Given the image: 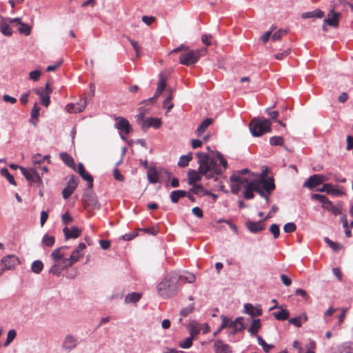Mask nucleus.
<instances>
[{
    "label": "nucleus",
    "instance_id": "nucleus-41",
    "mask_svg": "<svg viewBox=\"0 0 353 353\" xmlns=\"http://www.w3.org/2000/svg\"><path fill=\"white\" fill-rule=\"evenodd\" d=\"M0 173H1V176H4L7 179V180L9 181L10 183H11L14 185H16V183H15L13 176L10 174V172L7 168H1L0 170Z\"/></svg>",
    "mask_w": 353,
    "mask_h": 353
},
{
    "label": "nucleus",
    "instance_id": "nucleus-59",
    "mask_svg": "<svg viewBox=\"0 0 353 353\" xmlns=\"http://www.w3.org/2000/svg\"><path fill=\"white\" fill-rule=\"evenodd\" d=\"M152 118H148V119H145V120H143V121L141 122V128L143 130H146L148 129V128L150 127H152Z\"/></svg>",
    "mask_w": 353,
    "mask_h": 353
},
{
    "label": "nucleus",
    "instance_id": "nucleus-7",
    "mask_svg": "<svg viewBox=\"0 0 353 353\" xmlns=\"http://www.w3.org/2000/svg\"><path fill=\"white\" fill-rule=\"evenodd\" d=\"M204 50H190L183 53L179 58L180 63L189 66L194 64L203 54Z\"/></svg>",
    "mask_w": 353,
    "mask_h": 353
},
{
    "label": "nucleus",
    "instance_id": "nucleus-33",
    "mask_svg": "<svg viewBox=\"0 0 353 353\" xmlns=\"http://www.w3.org/2000/svg\"><path fill=\"white\" fill-rule=\"evenodd\" d=\"M55 243V238L53 236H50L46 234L41 240V245L43 247H52Z\"/></svg>",
    "mask_w": 353,
    "mask_h": 353
},
{
    "label": "nucleus",
    "instance_id": "nucleus-49",
    "mask_svg": "<svg viewBox=\"0 0 353 353\" xmlns=\"http://www.w3.org/2000/svg\"><path fill=\"white\" fill-rule=\"evenodd\" d=\"M296 226L294 223L293 222H289L286 224H285L283 227V230L286 233H291L296 230Z\"/></svg>",
    "mask_w": 353,
    "mask_h": 353
},
{
    "label": "nucleus",
    "instance_id": "nucleus-18",
    "mask_svg": "<svg viewBox=\"0 0 353 353\" xmlns=\"http://www.w3.org/2000/svg\"><path fill=\"white\" fill-rule=\"evenodd\" d=\"M319 192H325L329 194L334 196H340L343 194V192L336 189L333 185L330 183L324 184L321 188L317 190Z\"/></svg>",
    "mask_w": 353,
    "mask_h": 353
},
{
    "label": "nucleus",
    "instance_id": "nucleus-30",
    "mask_svg": "<svg viewBox=\"0 0 353 353\" xmlns=\"http://www.w3.org/2000/svg\"><path fill=\"white\" fill-rule=\"evenodd\" d=\"M186 195L187 192L185 190H174L170 194V199L172 203H176L181 198H183Z\"/></svg>",
    "mask_w": 353,
    "mask_h": 353
},
{
    "label": "nucleus",
    "instance_id": "nucleus-43",
    "mask_svg": "<svg viewBox=\"0 0 353 353\" xmlns=\"http://www.w3.org/2000/svg\"><path fill=\"white\" fill-rule=\"evenodd\" d=\"M192 185V188L190 189V191L198 195H201L202 194H205V191H206L203 187L200 184L194 183Z\"/></svg>",
    "mask_w": 353,
    "mask_h": 353
},
{
    "label": "nucleus",
    "instance_id": "nucleus-16",
    "mask_svg": "<svg viewBox=\"0 0 353 353\" xmlns=\"http://www.w3.org/2000/svg\"><path fill=\"white\" fill-rule=\"evenodd\" d=\"M245 225L247 228L252 233H258L264 230V225L263 224V221H252L251 220H247L245 222Z\"/></svg>",
    "mask_w": 353,
    "mask_h": 353
},
{
    "label": "nucleus",
    "instance_id": "nucleus-45",
    "mask_svg": "<svg viewBox=\"0 0 353 353\" xmlns=\"http://www.w3.org/2000/svg\"><path fill=\"white\" fill-rule=\"evenodd\" d=\"M18 30L25 35H29L31 32V28L27 23L19 22V27L18 28Z\"/></svg>",
    "mask_w": 353,
    "mask_h": 353
},
{
    "label": "nucleus",
    "instance_id": "nucleus-51",
    "mask_svg": "<svg viewBox=\"0 0 353 353\" xmlns=\"http://www.w3.org/2000/svg\"><path fill=\"white\" fill-rule=\"evenodd\" d=\"M241 187H243L240 183L238 182H231L230 188H231V192L232 194H238L240 191Z\"/></svg>",
    "mask_w": 353,
    "mask_h": 353
},
{
    "label": "nucleus",
    "instance_id": "nucleus-54",
    "mask_svg": "<svg viewBox=\"0 0 353 353\" xmlns=\"http://www.w3.org/2000/svg\"><path fill=\"white\" fill-rule=\"evenodd\" d=\"M128 41L130 42L131 45L132 46L134 50L136 52V57H139L140 56V46L137 41H135L130 38H128Z\"/></svg>",
    "mask_w": 353,
    "mask_h": 353
},
{
    "label": "nucleus",
    "instance_id": "nucleus-9",
    "mask_svg": "<svg viewBox=\"0 0 353 353\" xmlns=\"http://www.w3.org/2000/svg\"><path fill=\"white\" fill-rule=\"evenodd\" d=\"M263 175L259 174L256 178L251 180L250 183H248V185H245V191L243 192V196L246 199H252L254 195L253 191L256 192L255 186L259 183H261Z\"/></svg>",
    "mask_w": 353,
    "mask_h": 353
},
{
    "label": "nucleus",
    "instance_id": "nucleus-60",
    "mask_svg": "<svg viewBox=\"0 0 353 353\" xmlns=\"http://www.w3.org/2000/svg\"><path fill=\"white\" fill-rule=\"evenodd\" d=\"M156 18L154 17L150 16H143L142 17V21L148 26L151 25L154 21H155Z\"/></svg>",
    "mask_w": 353,
    "mask_h": 353
},
{
    "label": "nucleus",
    "instance_id": "nucleus-57",
    "mask_svg": "<svg viewBox=\"0 0 353 353\" xmlns=\"http://www.w3.org/2000/svg\"><path fill=\"white\" fill-rule=\"evenodd\" d=\"M39 112H40V108L39 107L37 103H35L32 108V112H31L32 119H37L38 117V116L39 115Z\"/></svg>",
    "mask_w": 353,
    "mask_h": 353
},
{
    "label": "nucleus",
    "instance_id": "nucleus-61",
    "mask_svg": "<svg viewBox=\"0 0 353 353\" xmlns=\"http://www.w3.org/2000/svg\"><path fill=\"white\" fill-rule=\"evenodd\" d=\"M192 214L195 215L198 218H202L203 216V213L202 210L199 207H194L192 210Z\"/></svg>",
    "mask_w": 353,
    "mask_h": 353
},
{
    "label": "nucleus",
    "instance_id": "nucleus-32",
    "mask_svg": "<svg viewBox=\"0 0 353 353\" xmlns=\"http://www.w3.org/2000/svg\"><path fill=\"white\" fill-rule=\"evenodd\" d=\"M339 353H353V342L343 343L339 346Z\"/></svg>",
    "mask_w": 353,
    "mask_h": 353
},
{
    "label": "nucleus",
    "instance_id": "nucleus-46",
    "mask_svg": "<svg viewBox=\"0 0 353 353\" xmlns=\"http://www.w3.org/2000/svg\"><path fill=\"white\" fill-rule=\"evenodd\" d=\"M76 108L74 110V113L81 112L83 111L87 105V100L85 99H83L80 101V102L75 104Z\"/></svg>",
    "mask_w": 353,
    "mask_h": 353
},
{
    "label": "nucleus",
    "instance_id": "nucleus-63",
    "mask_svg": "<svg viewBox=\"0 0 353 353\" xmlns=\"http://www.w3.org/2000/svg\"><path fill=\"white\" fill-rule=\"evenodd\" d=\"M295 294L302 296L305 300H307L309 298V296L307 295L306 291L302 289H297L295 291Z\"/></svg>",
    "mask_w": 353,
    "mask_h": 353
},
{
    "label": "nucleus",
    "instance_id": "nucleus-27",
    "mask_svg": "<svg viewBox=\"0 0 353 353\" xmlns=\"http://www.w3.org/2000/svg\"><path fill=\"white\" fill-rule=\"evenodd\" d=\"M213 119L211 118H207L199 125L196 133L199 137H201V135L204 133L205 130L212 124Z\"/></svg>",
    "mask_w": 353,
    "mask_h": 353
},
{
    "label": "nucleus",
    "instance_id": "nucleus-52",
    "mask_svg": "<svg viewBox=\"0 0 353 353\" xmlns=\"http://www.w3.org/2000/svg\"><path fill=\"white\" fill-rule=\"evenodd\" d=\"M193 310H194V305H193V304H191V305H188V307H185L181 309L180 311V314L182 316H186L189 314H190L193 311Z\"/></svg>",
    "mask_w": 353,
    "mask_h": 353
},
{
    "label": "nucleus",
    "instance_id": "nucleus-50",
    "mask_svg": "<svg viewBox=\"0 0 353 353\" xmlns=\"http://www.w3.org/2000/svg\"><path fill=\"white\" fill-rule=\"evenodd\" d=\"M1 32L3 34L6 36H11L12 34V31L10 29L9 25L4 23L1 26Z\"/></svg>",
    "mask_w": 353,
    "mask_h": 353
},
{
    "label": "nucleus",
    "instance_id": "nucleus-38",
    "mask_svg": "<svg viewBox=\"0 0 353 353\" xmlns=\"http://www.w3.org/2000/svg\"><path fill=\"white\" fill-rule=\"evenodd\" d=\"M273 315L277 320L283 321L289 317L290 313L287 310L280 309L279 311L274 312Z\"/></svg>",
    "mask_w": 353,
    "mask_h": 353
},
{
    "label": "nucleus",
    "instance_id": "nucleus-6",
    "mask_svg": "<svg viewBox=\"0 0 353 353\" xmlns=\"http://www.w3.org/2000/svg\"><path fill=\"white\" fill-rule=\"evenodd\" d=\"M255 188L256 189V192L259 193L261 197L265 199L266 204L268 205L270 203V195L275 189L274 179L272 178L267 179L263 176L261 183L257 184Z\"/></svg>",
    "mask_w": 353,
    "mask_h": 353
},
{
    "label": "nucleus",
    "instance_id": "nucleus-31",
    "mask_svg": "<svg viewBox=\"0 0 353 353\" xmlns=\"http://www.w3.org/2000/svg\"><path fill=\"white\" fill-rule=\"evenodd\" d=\"M312 199H315L323 203V208L325 209H328V207L325 205V204H329L331 205V201L328 199L327 196L322 194H312L311 196Z\"/></svg>",
    "mask_w": 353,
    "mask_h": 353
},
{
    "label": "nucleus",
    "instance_id": "nucleus-19",
    "mask_svg": "<svg viewBox=\"0 0 353 353\" xmlns=\"http://www.w3.org/2000/svg\"><path fill=\"white\" fill-rule=\"evenodd\" d=\"M78 172L79 175L88 183V188H92L93 186V179L92 176L88 173L83 165V163H79L78 164Z\"/></svg>",
    "mask_w": 353,
    "mask_h": 353
},
{
    "label": "nucleus",
    "instance_id": "nucleus-53",
    "mask_svg": "<svg viewBox=\"0 0 353 353\" xmlns=\"http://www.w3.org/2000/svg\"><path fill=\"white\" fill-rule=\"evenodd\" d=\"M257 339L259 345L263 347V350L265 352H269V350L272 347V345H268L261 336H258Z\"/></svg>",
    "mask_w": 353,
    "mask_h": 353
},
{
    "label": "nucleus",
    "instance_id": "nucleus-40",
    "mask_svg": "<svg viewBox=\"0 0 353 353\" xmlns=\"http://www.w3.org/2000/svg\"><path fill=\"white\" fill-rule=\"evenodd\" d=\"M43 269V263L41 260H36L31 265V270L35 274H39Z\"/></svg>",
    "mask_w": 353,
    "mask_h": 353
},
{
    "label": "nucleus",
    "instance_id": "nucleus-14",
    "mask_svg": "<svg viewBox=\"0 0 353 353\" xmlns=\"http://www.w3.org/2000/svg\"><path fill=\"white\" fill-rule=\"evenodd\" d=\"M115 128L121 133L128 134L131 131L129 121L124 117H118L115 119Z\"/></svg>",
    "mask_w": 353,
    "mask_h": 353
},
{
    "label": "nucleus",
    "instance_id": "nucleus-13",
    "mask_svg": "<svg viewBox=\"0 0 353 353\" xmlns=\"http://www.w3.org/2000/svg\"><path fill=\"white\" fill-rule=\"evenodd\" d=\"M165 173L170 177V173L166 170H157L155 168H150L147 172V176L150 183H156L159 181V177Z\"/></svg>",
    "mask_w": 353,
    "mask_h": 353
},
{
    "label": "nucleus",
    "instance_id": "nucleus-42",
    "mask_svg": "<svg viewBox=\"0 0 353 353\" xmlns=\"http://www.w3.org/2000/svg\"><path fill=\"white\" fill-rule=\"evenodd\" d=\"M180 279L181 281H183L185 282L192 283L195 281L196 278L194 274L190 272H187L185 274L181 275L178 279Z\"/></svg>",
    "mask_w": 353,
    "mask_h": 353
},
{
    "label": "nucleus",
    "instance_id": "nucleus-23",
    "mask_svg": "<svg viewBox=\"0 0 353 353\" xmlns=\"http://www.w3.org/2000/svg\"><path fill=\"white\" fill-rule=\"evenodd\" d=\"M63 231L66 239L70 238H77L81 234V230L77 227H72L70 230L65 227L63 228Z\"/></svg>",
    "mask_w": 353,
    "mask_h": 353
},
{
    "label": "nucleus",
    "instance_id": "nucleus-10",
    "mask_svg": "<svg viewBox=\"0 0 353 353\" xmlns=\"http://www.w3.org/2000/svg\"><path fill=\"white\" fill-rule=\"evenodd\" d=\"M19 263V259L16 255L10 254L3 257L1 260V263L4 265V268L0 270V276L3 273L4 270H12Z\"/></svg>",
    "mask_w": 353,
    "mask_h": 353
},
{
    "label": "nucleus",
    "instance_id": "nucleus-12",
    "mask_svg": "<svg viewBox=\"0 0 353 353\" xmlns=\"http://www.w3.org/2000/svg\"><path fill=\"white\" fill-rule=\"evenodd\" d=\"M79 343V339L72 334H68L65 336L62 343L63 349L65 351H71L75 348Z\"/></svg>",
    "mask_w": 353,
    "mask_h": 353
},
{
    "label": "nucleus",
    "instance_id": "nucleus-35",
    "mask_svg": "<svg viewBox=\"0 0 353 353\" xmlns=\"http://www.w3.org/2000/svg\"><path fill=\"white\" fill-rule=\"evenodd\" d=\"M191 336L186 338L183 341H181L179 343V345L183 349H188L192 345V341L194 334H198L199 332H190Z\"/></svg>",
    "mask_w": 353,
    "mask_h": 353
},
{
    "label": "nucleus",
    "instance_id": "nucleus-5",
    "mask_svg": "<svg viewBox=\"0 0 353 353\" xmlns=\"http://www.w3.org/2000/svg\"><path fill=\"white\" fill-rule=\"evenodd\" d=\"M177 281L176 274H170L167 275L158 285L159 294L163 297H169L174 294L177 290Z\"/></svg>",
    "mask_w": 353,
    "mask_h": 353
},
{
    "label": "nucleus",
    "instance_id": "nucleus-28",
    "mask_svg": "<svg viewBox=\"0 0 353 353\" xmlns=\"http://www.w3.org/2000/svg\"><path fill=\"white\" fill-rule=\"evenodd\" d=\"M230 182H238L243 188H245V185H248V183L251 182V180L248 179L245 176H241L239 174H232L230 176Z\"/></svg>",
    "mask_w": 353,
    "mask_h": 353
},
{
    "label": "nucleus",
    "instance_id": "nucleus-11",
    "mask_svg": "<svg viewBox=\"0 0 353 353\" xmlns=\"http://www.w3.org/2000/svg\"><path fill=\"white\" fill-rule=\"evenodd\" d=\"M325 181H327V178L325 176L321 174H313L304 182L303 187L312 190Z\"/></svg>",
    "mask_w": 353,
    "mask_h": 353
},
{
    "label": "nucleus",
    "instance_id": "nucleus-1",
    "mask_svg": "<svg viewBox=\"0 0 353 353\" xmlns=\"http://www.w3.org/2000/svg\"><path fill=\"white\" fill-rule=\"evenodd\" d=\"M199 170H190L188 172V184L193 185L201 180V175L207 179H215L222 173L221 165L224 168L228 166L227 161L223 155L217 152L216 156L211 158L208 154L197 152Z\"/></svg>",
    "mask_w": 353,
    "mask_h": 353
},
{
    "label": "nucleus",
    "instance_id": "nucleus-21",
    "mask_svg": "<svg viewBox=\"0 0 353 353\" xmlns=\"http://www.w3.org/2000/svg\"><path fill=\"white\" fill-rule=\"evenodd\" d=\"M188 331H208L209 327L205 323H199L195 321H190L187 325Z\"/></svg>",
    "mask_w": 353,
    "mask_h": 353
},
{
    "label": "nucleus",
    "instance_id": "nucleus-8",
    "mask_svg": "<svg viewBox=\"0 0 353 353\" xmlns=\"http://www.w3.org/2000/svg\"><path fill=\"white\" fill-rule=\"evenodd\" d=\"M20 170L30 183H36L38 187L43 185L42 179L39 176L37 168L26 169V168L20 167Z\"/></svg>",
    "mask_w": 353,
    "mask_h": 353
},
{
    "label": "nucleus",
    "instance_id": "nucleus-39",
    "mask_svg": "<svg viewBox=\"0 0 353 353\" xmlns=\"http://www.w3.org/2000/svg\"><path fill=\"white\" fill-rule=\"evenodd\" d=\"M61 159L69 167H73L74 162L72 157L66 152H61L59 154Z\"/></svg>",
    "mask_w": 353,
    "mask_h": 353
},
{
    "label": "nucleus",
    "instance_id": "nucleus-24",
    "mask_svg": "<svg viewBox=\"0 0 353 353\" xmlns=\"http://www.w3.org/2000/svg\"><path fill=\"white\" fill-rule=\"evenodd\" d=\"M34 92L40 97L41 103L48 107L50 103V94L44 93L43 90L39 88L34 90Z\"/></svg>",
    "mask_w": 353,
    "mask_h": 353
},
{
    "label": "nucleus",
    "instance_id": "nucleus-44",
    "mask_svg": "<svg viewBox=\"0 0 353 353\" xmlns=\"http://www.w3.org/2000/svg\"><path fill=\"white\" fill-rule=\"evenodd\" d=\"M324 241L335 252L339 251L343 248V246L341 244H339L336 242L332 241L327 237H325Z\"/></svg>",
    "mask_w": 353,
    "mask_h": 353
},
{
    "label": "nucleus",
    "instance_id": "nucleus-29",
    "mask_svg": "<svg viewBox=\"0 0 353 353\" xmlns=\"http://www.w3.org/2000/svg\"><path fill=\"white\" fill-rule=\"evenodd\" d=\"M307 315L305 314H303L294 318H291L289 319V323L293 324L296 327H300L301 325L307 321Z\"/></svg>",
    "mask_w": 353,
    "mask_h": 353
},
{
    "label": "nucleus",
    "instance_id": "nucleus-48",
    "mask_svg": "<svg viewBox=\"0 0 353 353\" xmlns=\"http://www.w3.org/2000/svg\"><path fill=\"white\" fill-rule=\"evenodd\" d=\"M270 232L273 234L275 239L278 238L280 234L279 225L276 223L272 224L270 227Z\"/></svg>",
    "mask_w": 353,
    "mask_h": 353
},
{
    "label": "nucleus",
    "instance_id": "nucleus-34",
    "mask_svg": "<svg viewBox=\"0 0 353 353\" xmlns=\"http://www.w3.org/2000/svg\"><path fill=\"white\" fill-rule=\"evenodd\" d=\"M340 221L342 222L345 236L348 238L351 237L352 232L350 229L352 228V227H350V223H348L346 215L343 214V216H341L340 218Z\"/></svg>",
    "mask_w": 353,
    "mask_h": 353
},
{
    "label": "nucleus",
    "instance_id": "nucleus-47",
    "mask_svg": "<svg viewBox=\"0 0 353 353\" xmlns=\"http://www.w3.org/2000/svg\"><path fill=\"white\" fill-rule=\"evenodd\" d=\"M270 143L272 145H282L283 144V138L282 137H272L270 139Z\"/></svg>",
    "mask_w": 353,
    "mask_h": 353
},
{
    "label": "nucleus",
    "instance_id": "nucleus-56",
    "mask_svg": "<svg viewBox=\"0 0 353 353\" xmlns=\"http://www.w3.org/2000/svg\"><path fill=\"white\" fill-rule=\"evenodd\" d=\"M41 74V71L37 70H32L29 73V78L30 79L36 81L39 79Z\"/></svg>",
    "mask_w": 353,
    "mask_h": 353
},
{
    "label": "nucleus",
    "instance_id": "nucleus-36",
    "mask_svg": "<svg viewBox=\"0 0 353 353\" xmlns=\"http://www.w3.org/2000/svg\"><path fill=\"white\" fill-rule=\"evenodd\" d=\"M323 16H324V12L319 9L315 10L312 12H304L302 14L303 18H312V17L322 18Z\"/></svg>",
    "mask_w": 353,
    "mask_h": 353
},
{
    "label": "nucleus",
    "instance_id": "nucleus-25",
    "mask_svg": "<svg viewBox=\"0 0 353 353\" xmlns=\"http://www.w3.org/2000/svg\"><path fill=\"white\" fill-rule=\"evenodd\" d=\"M214 346L216 353H230L229 345L221 341H216Z\"/></svg>",
    "mask_w": 353,
    "mask_h": 353
},
{
    "label": "nucleus",
    "instance_id": "nucleus-62",
    "mask_svg": "<svg viewBox=\"0 0 353 353\" xmlns=\"http://www.w3.org/2000/svg\"><path fill=\"white\" fill-rule=\"evenodd\" d=\"M281 280L285 286H290L292 283L291 279L288 277L285 274L281 275Z\"/></svg>",
    "mask_w": 353,
    "mask_h": 353
},
{
    "label": "nucleus",
    "instance_id": "nucleus-64",
    "mask_svg": "<svg viewBox=\"0 0 353 353\" xmlns=\"http://www.w3.org/2000/svg\"><path fill=\"white\" fill-rule=\"evenodd\" d=\"M151 124H152V127H153L155 129H158L161 126L162 122L160 119L152 118V121Z\"/></svg>",
    "mask_w": 353,
    "mask_h": 353
},
{
    "label": "nucleus",
    "instance_id": "nucleus-2",
    "mask_svg": "<svg viewBox=\"0 0 353 353\" xmlns=\"http://www.w3.org/2000/svg\"><path fill=\"white\" fill-rule=\"evenodd\" d=\"M244 312L246 314L245 316H239L232 321L230 318L221 316V323L217 331L230 328L232 331H257L261 327V321L255 319L262 314V310L259 306H254L251 303L244 305Z\"/></svg>",
    "mask_w": 353,
    "mask_h": 353
},
{
    "label": "nucleus",
    "instance_id": "nucleus-55",
    "mask_svg": "<svg viewBox=\"0 0 353 353\" xmlns=\"http://www.w3.org/2000/svg\"><path fill=\"white\" fill-rule=\"evenodd\" d=\"M286 32H287L285 30H283L281 29L279 30L272 35V39L274 41H278L281 38L283 35L285 34Z\"/></svg>",
    "mask_w": 353,
    "mask_h": 353
},
{
    "label": "nucleus",
    "instance_id": "nucleus-4",
    "mask_svg": "<svg viewBox=\"0 0 353 353\" xmlns=\"http://www.w3.org/2000/svg\"><path fill=\"white\" fill-rule=\"evenodd\" d=\"M272 123L270 119L263 117H255L249 124V129L253 137H261L271 132Z\"/></svg>",
    "mask_w": 353,
    "mask_h": 353
},
{
    "label": "nucleus",
    "instance_id": "nucleus-15",
    "mask_svg": "<svg viewBox=\"0 0 353 353\" xmlns=\"http://www.w3.org/2000/svg\"><path fill=\"white\" fill-rule=\"evenodd\" d=\"M77 187V181L74 179L71 178L66 187L62 191V195L63 199H67L74 192Z\"/></svg>",
    "mask_w": 353,
    "mask_h": 353
},
{
    "label": "nucleus",
    "instance_id": "nucleus-17",
    "mask_svg": "<svg viewBox=\"0 0 353 353\" xmlns=\"http://www.w3.org/2000/svg\"><path fill=\"white\" fill-rule=\"evenodd\" d=\"M83 202L88 205H91L94 209H99L100 204L95 196L92 194L84 192L83 195Z\"/></svg>",
    "mask_w": 353,
    "mask_h": 353
},
{
    "label": "nucleus",
    "instance_id": "nucleus-3",
    "mask_svg": "<svg viewBox=\"0 0 353 353\" xmlns=\"http://www.w3.org/2000/svg\"><path fill=\"white\" fill-rule=\"evenodd\" d=\"M67 249V246H61L51 252L50 259L52 261V265L49 270L50 274L59 276L62 271L71 267L84 255V253L74 249L71 254L66 257L65 251Z\"/></svg>",
    "mask_w": 353,
    "mask_h": 353
},
{
    "label": "nucleus",
    "instance_id": "nucleus-22",
    "mask_svg": "<svg viewBox=\"0 0 353 353\" xmlns=\"http://www.w3.org/2000/svg\"><path fill=\"white\" fill-rule=\"evenodd\" d=\"M166 87V78L163 73L159 75L157 88L154 94V97H159Z\"/></svg>",
    "mask_w": 353,
    "mask_h": 353
},
{
    "label": "nucleus",
    "instance_id": "nucleus-26",
    "mask_svg": "<svg viewBox=\"0 0 353 353\" xmlns=\"http://www.w3.org/2000/svg\"><path fill=\"white\" fill-rule=\"evenodd\" d=\"M141 296L142 294L139 292L129 293L125 297V303L126 304L135 303L140 300Z\"/></svg>",
    "mask_w": 353,
    "mask_h": 353
},
{
    "label": "nucleus",
    "instance_id": "nucleus-58",
    "mask_svg": "<svg viewBox=\"0 0 353 353\" xmlns=\"http://www.w3.org/2000/svg\"><path fill=\"white\" fill-rule=\"evenodd\" d=\"M17 332H8V336L6 341H5L3 346H8L16 337Z\"/></svg>",
    "mask_w": 353,
    "mask_h": 353
},
{
    "label": "nucleus",
    "instance_id": "nucleus-37",
    "mask_svg": "<svg viewBox=\"0 0 353 353\" xmlns=\"http://www.w3.org/2000/svg\"><path fill=\"white\" fill-rule=\"evenodd\" d=\"M192 159V154L189 153L186 155H182L179 160L178 165L180 168H185L188 165L190 161Z\"/></svg>",
    "mask_w": 353,
    "mask_h": 353
},
{
    "label": "nucleus",
    "instance_id": "nucleus-20",
    "mask_svg": "<svg viewBox=\"0 0 353 353\" xmlns=\"http://www.w3.org/2000/svg\"><path fill=\"white\" fill-rule=\"evenodd\" d=\"M340 17V14L339 12H335L334 10H331L326 19H324V23L327 25L333 27H337L339 25V18Z\"/></svg>",
    "mask_w": 353,
    "mask_h": 353
}]
</instances>
